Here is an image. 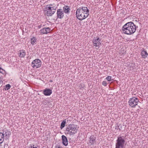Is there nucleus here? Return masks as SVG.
I'll return each instance as SVG.
<instances>
[{
    "mask_svg": "<svg viewBox=\"0 0 148 148\" xmlns=\"http://www.w3.org/2000/svg\"><path fill=\"white\" fill-rule=\"evenodd\" d=\"M136 27L132 22H128L125 24L122 27V30L125 34L131 35L136 31Z\"/></svg>",
    "mask_w": 148,
    "mask_h": 148,
    "instance_id": "1",
    "label": "nucleus"
},
{
    "mask_svg": "<svg viewBox=\"0 0 148 148\" xmlns=\"http://www.w3.org/2000/svg\"><path fill=\"white\" fill-rule=\"evenodd\" d=\"M77 130L76 126L73 124H70L66 128L65 132L71 136L76 133Z\"/></svg>",
    "mask_w": 148,
    "mask_h": 148,
    "instance_id": "2",
    "label": "nucleus"
},
{
    "mask_svg": "<svg viewBox=\"0 0 148 148\" xmlns=\"http://www.w3.org/2000/svg\"><path fill=\"white\" fill-rule=\"evenodd\" d=\"M115 148H123L125 142L124 136H119L116 140Z\"/></svg>",
    "mask_w": 148,
    "mask_h": 148,
    "instance_id": "3",
    "label": "nucleus"
},
{
    "mask_svg": "<svg viewBox=\"0 0 148 148\" xmlns=\"http://www.w3.org/2000/svg\"><path fill=\"white\" fill-rule=\"evenodd\" d=\"M139 102L137 98L133 97L129 99L128 101L129 105L132 108H134L137 105Z\"/></svg>",
    "mask_w": 148,
    "mask_h": 148,
    "instance_id": "4",
    "label": "nucleus"
},
{
    "mask_svg": "<svg viewBox=\"0 0 148 148\" xmlns=\"http://www.w3.org/2000/svg\"><path fill=\"white\" fill-rule=\"evenodd\" d=\"M48 5H46L44 9V13L45 15L47 16H51L55 12L56 9L52 10L51 9V7H48Z\"/></svg>",
    "mask_w": 148,
    "mask_h": 148,
    "instance_id": "5",
    "label": "nucleus"
},
{
    "mask_svg": "<svg viewBox=\"0 0 148 148\" xmlns=\"http://www.w3.org/2000/svg\"><path fill=\"white\" fill-rule=\"evenodd\" d=\"M85 12H84L82 14H79L78 16H77V18L79 20H82L87 17L89 15V10L87 8V10H86Z\"/></svg>",
    "mask_w": 148,
    "mask_h": 148,
    "instance_id": "6",
    "label": "nucleus"
},
{
    "mask_svg": "<svg viewBox=\"0 0 148 148\" xmlns=\"http://www.w3.org/2000/svg\"><path fill=\"white\" fill-rule=\"evenodd\" d=\"M41 62L40 60L36 59L34 60L32 62V67L35 68H38L41 66Z\"/></svg>",
    "mask_w": 148,
    "mask_h": 148,
    "instance_id": "7",
    "label": "nucleus"
},
{
    "mask_svg": "<svg viewBox=\"0 0 148 148\" xmlns=\"http://www.w3.org/2000/svg\"><path fill=\"white\" fill-rule=\"evenodd\" d=\"M87 7L82 6L77 9L76 12V17L81 14H82L84 12H86L85 11L87 10Z\"/></svg>",
    "mask_w": 148,
    "mask_h": 148,
    "instance_id": "8",
    "label": "nucleus"
},
{
    "mask_svg": "<svg viewBox=\"0 0 148 148\" xmlns=\"http://www.w3.org/2000/svg\"><path fill=\"white\" fill-rule=\"evenodd\" d=\"M57 18L61 19L64 16V13L62 9H60L57 10Z\"/></svg>",
    "mask_w": 148,
    "mask_h": 148,
    "instance_id": "9",
    "label": "nucleus"
},
{
    "mask_svg": "<svg viewBox=\"0 0 148 148\" xmlns=\"http://www.w3.org/2000/svg\"><path fill=\"white\" fill-rule=\"evenodd\" d=\"M100 40L99 38L94 37L92 41L94 46L96 47L99 46L101 43Z\"/></svg>",
    "mask_w": 148,
    "mask_h": 148,
    "instance_id": "10",
    "label": "nucleus"
},
{
    "mask_svg": "<svg viewBox=\"0 0 148 148\" xmlns=\"http://www.w3.org/2000/svg\"><path fill=\"white\" fill-rule=\"evenodd\" d=\"M51 29L49 27L43 28L40 31V33L42 34H46L50 32Z\"/></svg>",
    "mask_w": 148,
    "mask_h": 148,
    "instance_id": "11",
    "label": "nucleus"
},
{
    "mask_svg": "<svg viewBox=\"0 0 148 148\" xmlns=\"http://www.w3.org/2000/svg\"><path fill=\"white\" fill-rule=\"evenodd\" d=\"M140 55L142 57V58L145 59L147 57L148 53L145 49H143L141 52Z\"/></svg>",
    "mask_w": 148,
    "mask_h": 148,
    "instance_id": "12",
    "label": "nucleus"
},
{
    "mask_svg": "<svg viewBox=\"0 0 148 148\" xmlns=\"http://www.w3.org/2000/svg\"><path fill=\"white\" fill-rule=\"evenodd\" d=\"M52 93V91L50 89L46 88L43 90V93L45 96H49Z\"/></svg>",
    "mask_w": 148,
    "mask_h": 148,
    "instance_id": "13",
    "label": "nucleus"
},
{
    "mask_svg": "<svg viewBox=\"0 0 148 148\" xmlns=\"http://www.w3.org/2000/svg\"><path fill=\"white\" fill-rule=\"evenodd\" d=\"M62 143L65 146H66L68 145V142L67 138L64 135L62 136Z\"/></svg>",
    "mask_w": 148,
    "mask_h": 148,
    "instance_id": "14",
    "label": "nucleus"
},
{
    "mask_svg": "<svg viewBox=\"0 0 148 148\" xmlns=\"http://www.w3.org/2000/svg\"><path fill=\"white\" fill-rule=\"evenodd\" d=\"M96 142V138L94 136H90L89 138V143L90 145L94 144Z\"/></svg>",
    "mask_w": 148,
    "mask_h": 148,
    "instance_id": "15",
    "label": "nucleus"
},
{
    "mask_svg": "<svg viewBox=\"0 0 148 148\" xmlns=\"http://www.w3.org/2000/svg\"><path fill=\"white\" fill-rule=\"evenodd\" d=\"M70 10V7L67 5H65L63 8L62 11L66 14H69Z\"/></svg>",
    "mask_w": 148,
    "mask_h": 148,
    "instance_id": "16",
    "label": "nucleus"
},
{
    "mask_svg": "<svg viewBox=\"0 0 148 148\" xmlns=\"http://www.w3.org/2000/svg\"><path fill=\"white\" fill-rule=\"evenodd\" d=\"M20 52L19 56L21 58H24L26 55V52L25 50L23 49L20 50L19 51Z\"/></svg>",
    "mask_w": 148,
    "mask_h": 148,
    "instance_id": "17",
    "label": "nucleus"
},
{
    "mask_svg": "<svg viewBox=\"0 0 148 148\" xmlns=\"http://www.w3.org/2000/svg\"><path fill=\"white\" fill-rule=\"evenodd\" d=\"M66 123V119L64 120L62 122L60 126V128L62 129L65 126V124Z\"/></svg>",
    "mask_w": 148,
    "mask_h": 148,
    "instance_id": "18",
    "label": "nucleus"
},
{
    "mask_svg": "<svg viewBox=\"0 0 148 148\" xmlns=\"http://www.w3.org/2000/svg\"><path fill=\"white\" fill-rule=\"evenodd\" d=\"M5 134L4 132L3 133H2L0 132V141L2 140L3 139H4V135Z\"/></svg>",
    "mask_w": 148,
    "mask_h": 148,
    "instance_id": "19",
    "label": "nucleus"
},
{
    "mask_svg": "<svg viewBox=\"0 0 148 148\" xmlns=\"http://www.w3.org/2000/svg\"><path fill=\"white\" fill-rule=\"evenodd\" d=\"M31 43L32 44L34 45L36 41V40L35 37H33L31 38Z\"/></svg>",
    "mask_w": 148,
    "mask_h": 148,
    "instance_id": "20",
    "label": "nucleus"
},
{
    "mask_svg": "<svg viewBox=\"0 0 148 148\" xmlns=\"http://www.w3.org/2000/svg\"><path fill=\"white\" fill-rule=\"evenodd\" d=\"M4 134H5V136L8 138L9 137V136L11 134V133L10 132L7 131V132H5Z\"/></svg>",
    "mask_w": 148,
    "mask_h": 148,
    "instance_id": "21",
    "label": "nucleus"
},
{
    "mask_svg": "<svg viewBox=\"0 0 148 148\" xmlns=\"http://www.w3.org/2000/svg\"><path fill=\"white\" fill-rule=\"evenodd\" d=\"M47 5H48V7H51V9H52L53 10H54L55 9H56V7L55 6H53V5L52 4H49Z\"/></svg>",
    "mask_w": 148,
    "mask_h": 148,
    "instance_id": "22",
    "label": "nucleus"
},
{
    "mask_svg": "<svg viewBox=\"0 0 148 148\" xmlns=\"http://www.w3.org/2000/svg\"><path fill=\"white\" fill-rule=\"evenodd\" d=\"M11 87V86L10 84H7L5 86V89L6 90H8Z\"/></svg>",
    "mask_w": 148,
    "mask_h": 148,
    "instance_id": "23",
    "label": "nucleus"
},
{
    "mask_svg": "<svg viewBox=\"0 0 148 148\" xmlns=\"http://www.w3.org/2000/svg\"><path fill=\"white\" fill-rule=\"evenodd\" d=\"M117 127H118L117 128L116 127L115 128V129H117V130L119 129L120 131L122 128V126L121 125H118Z\"/></svg>",
    "mask_w": 148,
    "mask_h": 148,
    "instance_id": "24",
    "label": "nucleus"
},
{
    "mask_svg": "<svg viewBox=\"0 0 148 148\" xmlns=\"http://www.w3.org/2000/svg\"><path fill=\"white\" fill-rule=\"evenodd\" d=\"M112 77L110 76H108L106 78V79L108 80V81H110L111 80Z\"/></svg>",
    "mask_w": 148,
    "mask_h": 148,
    "instance_id": "25",
    "label": "nucleus"
},
{
    "mask_svg": "<svg viewBox=\"0 0 148 148\" xmlns=\"http://www.w3.org/2000/svg\"><path fill=\"white\" fill-rule=\"evenodd\" d=\"M107 83L106 81H103L102 82V84L105 86H107Z\"/></svg>",
    "mask_w": 148,
    "mask_h": 148,
    "instance_id": "26",
    "label": "nucleus"
},
{
    "mask_svg": "<svg viewBox=\"0 0 148 148\" xmlns=\"http://www.w3.org/2000/svg\"><path fill=\"white\" fill-rule=\"evenodd\" d=\"M55 148H62V147H60L59 145H57Z\"/></svg>",
    "mask_w": 148,
    "mask_h": 148,
    "instance_id": "27",
    "label": "nucleus"
},
{
    "mask_svg": "<svg viewBox=\"0 0 148 148\" xmlns=\"http://www.w3.org/2000/svg\"><path fill=\"white\" fill-rule=\"evenodd\" d=\"M42 27V25H39L38 26V28L40 29V28Z\"/></svg>",
    "mask_w": 148,
    "mask_h": 148,
    "instance_id": "28",
    "label": "nucleus"
},
{
    "mask_svg": "<svg viewBox=\"0 0 148 148\" xmlns=\"http://www.w3.org/2000/svg\"><path fill=\"white\" fill-rule=\"evenodd\" d=\"M2 70L4 71L2 68L1 67H0V73H2V72L1 71V70Z\"/></svg>",
    "mask_w": 148,
    "mask_h": 148,
    "instance_id": "29",
    "label": "nucleus"
},
{
    "mask_svg": "<svg viewBox=\"0 0 148 148\" xmlns=\"http://www.w3.org/2000/svg\"><path fill=\"white\" fill-rule=\"evenodd\" d=\"M3 83V81H2V80H1V79L0 78V84H2Z\"/></svg>",
    "mask_w": 148,
    "mask_h": 148,
    "instance_id": "30",
    "label": "nucleus"
},
{
    "mask_svg": "<svg viewBox=\"0 0 148 148\" xmlns=\"http://www.w3.org/2000/svg\"><path fill=\"white\" fill-rule=\"evenodd\" d=\"M4 140V139H3V140H1V141H0V144H1L3 142Z\"/></svg>",
    "mask_w": 148,
    "mask_h": 148,
    "instance_id": "31",
    "label": "nucleus"
},
{
    "mask_svg": "<svg viewBox=\"0 0 148 148\" xmlns=\"http://www.w3.org/2000/svg\"><path fill=\"white\" fill-rule=\"evenodd\" d=\"M30 148H33V147H32V145H31Z\"/></svg>",
    "mask_w": 148,
    "mask_h": 148,
    "instance_id": "32",
    "label": "nucleus"
},
{
    "mask_svg": "<svg viewBox=\"0 0 148 148\" xmlns=\"http://www.w3.org/2000/svg\"><path fill=\"white\" fill-rule=\"evenodd\" d=\"M49 82H53V81H52V80H50Z\"/></svg>",
    "mask_w": 148,
    "mask_h": 148,
    "instance_id": "33",
    "label": "nucleus"
},
{
    "mask_svg": "<svg viewBox=\"0 0 148 148\" xmlns=\"http://www.w3.org/2000/svg\"><path fill=\"white\" fill-rule=\"evenodd\" d=\"M33 148H37L36 147H33Z\"/></svg>",
    "mask_w": 148,
    "mask_h": 148,
    "instance_id": "34",
    "label": "nucleus"
},
{
    "mask_svg": "<svg viewBox=\"0 0 148 148\" xmlns=\"http://www.w3.org/2000/svg\"><path fill=\"white\" fill-rule=\"evenodd\" d=\"M32 147H34V145H33V144L32 145Z\"/></svg>",
    "mask_w": 148,
    "mask_h": 148,
    "instance_id": "35",
    "label": "nucleus"
}]
</instances>
